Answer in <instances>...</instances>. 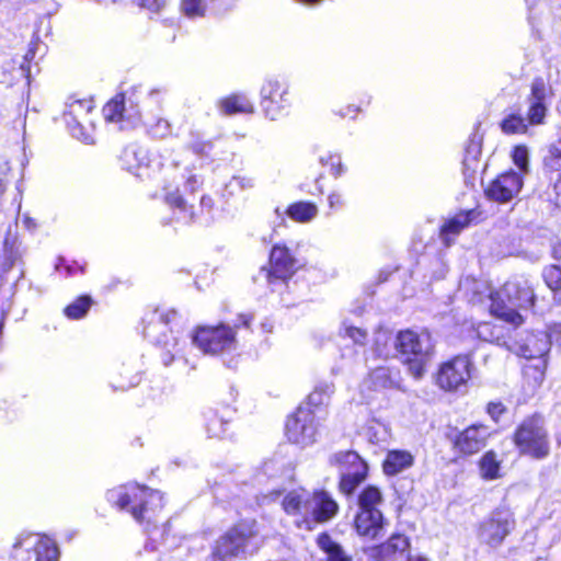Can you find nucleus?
<instances>
[{
  "label": "nucleus",
  "mask_w": 561,
  "mask_h": 561,
  "mask_svg": "<svg viewBox=\"0 0 561 561\" xmlns=\"http://www.w3.org/2000/svg\"><path fill=\"white\" fill-rule=\"evenodd\" d=\"M552 94V89L546 80L542 77H535L529 85L525 116L519 110L512 111L500 122L501 131L504 135H526L530 127L545 125Z\"/></svg>",
  "instance_id": "7ed1b4c3"
},
{
  "label": "nucleus",
  "mask_w": 561,
  "mask_h": 561,
  "mask_svg": "<svg viewBox=\"0 0 561 561\" xmlns=\"http://www.w3.org/2000/svg\"><path fill=\"white\" fill-rule=\"evenodd\" d=\"M398 370L393 371L390 367L378 366L367 373L363 385L365 389L370 392L392 389L398 386Z\"/></svg>",
  "instance_id": "393cba45"
},
{
  "label": "nucleus",
  "mask_w": 561,
  "mask_h": 561,
  "mask_svg": "<svg viewBox=\"0 0 561 561\" xmlns=\"http://www.w3.org/2000/svg\"><path fill=\"white\" fill-rule=\"evenodd\" d=\"M270 285L287 284L299 270L298 260L285 244H274L268 254L267 265L262 267Z\"/></svg>",
  "instance_id": "dca6fc26"
},
{
  "label": "nucleus",
  "mask_w": 561,
  "mask_h": 561,
  "mask_svg": "<svg viewBox=\"0 0 561 561\" xmlns=\"http://www.w3.org/2000/svg\"><path fill=\"white\" fill-rule=\"evenodd\" d=\"M511 440L519 455L543 460L551 455V443L541 414L525 416L514 428Z\"/></svg>",
  "instance_id": "423d86ee"
},
{
  "label": "nucleus",
  "mask_w": 561,
  "mask_h": 561,
  "mask_svg": "<svg viewBox=\"0 0 561 561\" xmlns=\"http://www.w3.org/2000/svg\"><path fill=\"white\" fill-rule=\"evenodd\" d=\"M193 341L205 354H219L231 348L236 343V331L227 324L198 327Z\"/></svg>",
  "instance_id": "2eb2a0df"
},
{
  "label": "nucleus",
  "mask_w": 561,
  "mask_h": 561,
  "mask_svg": "<svg viewBox=\"0 0 561 561\" xmlns=\"http://www.w3.org/2000/svg\"><path fill=\"white\" fill-rule=\"evenodd\" d=\"M552 193L553 197L549 198V202L552 203L557 208L561 207V172L558 174L557 179L552 183Z\"/></svg>",
  "instance_id": "09e8293b"
},
{
  "label": "nucleus",
  "mask_w": 561,
  "mask_h": 561,
  "mask_svg": "<svg viewBox=\"0 0 561 561\" xmlns=\"http://www.w3.org/2000/svg\"><path fill=\"white\" fill-rule=\"evenodd\" d=\"M405 561H430V559L426 558L425 556H421V554H415V556L409 554L407 557Z\"/></svg>",
  "instance_id": "6e6d98bb"
},
{
  "label": "nucleus",
  "mask_w": 561,
  "mask_h": 561,
  "mask_svg": "<svg viewBox=\"0 0 561 561\" xmlns=\"http://www.w3.org/2000/svg\"><path fill=\"white\" fill-rule=\"evenodd\" d=\"M102 114L107 123L137 124L141 119L138 103L133 99V94L127 95L123 92L116 93L103 105Z\"/></svg>",
  "instance_id": "a211bd4d"
},
{
  "label": "nucleus",
  "mask_w": 561,
  "mask_h": 561,
  "mask_svg": "<svg viewBox=\"0 0 561 561\" xmlns=\"http://www.w3.org/2000/svg\"><path fill=\"white\" fill-rule=\"evenodd\" d=\"M480 328L490 331V334L486 340H489L492 343L500 344L504 340V335L502 333H494L493 330L500 329L496 324H493L491 322H482L480 323Z\"/></svg>",
  "instance_id": "49530a36"
},
{
  "label": "nucleus",
  "mask_w": 561,
  "mask_h": 561,
  "mask_svg": "<svg viewBox=\"0 0 561 561\" xmlns=\"http://www.w3.org/2000/svg\"><path fill=\"white\" fill-rule=\"evenodd\" d=\"M35 561H57L59 551L56 542L47 537H41L33 547Z\"/></svg>",
  "instance_id": "f704fd0d"
},
{
  "label": "nucleus",
  "mask_w": 561,
  "mask_h": 561,
  "mask_svg": "<svg viewBox=\"0 0 561 561\" xmlns=\"http://www.w3.org/2000/svg\"><path fill=\"white\" fill-rule=\"evenodd\" d=\"M329 465L340 471L337 490L345 497L353 496L369 477L368 462L353 449L335 451L330 456Z\"/></svg>",
  "instance_id": "6e6552de"
},
{
  "label": "nucleus",
  "mask_w": 561,
  "mask_h": 561,
  "mask_svg": "<svg viewBox=\"0 0 561 561\" xmlns=\"http://www.w3.org/2000/svg\"><path fill=\"white\" fill-rule=\"evenodd\" d=\"M181 9L187 18L204 16L206 4L204 0H182Z\"/></svg>",
  "instance_id": "ea45409f"
},
{
  "label": "nucleus",
  "mask_w": 561,
  "mask_h": 561,
  "mask_svg": "<svg viewBox=\"0 0 561 561\" xmlns=\"http://www.w3.org/2000/svg\"><path fill=\"white\" fill-rule=\"evenodd\" d=\"M489 313L513 329L519 328L525 318L518 310H534L539 301L535 285L528 279H512L489 294Z\"/></svg>",
  "instance_id": "f03ea898"
},
{
  "label": "nucleus",
  "mask_w": 561,
  "mask_h": 561,
  "mask_svg": "<svg viewBox=\"0 0 561 561\" xmlns=\"http://www.w3.org/2000/svg\"><path fill=\"white\" fill-rule=\"evenodd\" d=\"M523 187V176L513 171H505L494 178L484 188L488 199L505 204L512 201Z\"/></svg>",
  "instance_id": "6ab92c4d"
},
{
  "label": "nucleus",
  "mask_w": 561,
  "mask_h": 561,
  "mask_svg": "<svg viewBox=\"0 0 561 561\" xmlns=\"http://www.w3.org/2000/svg\"><path fill=\"white\" fill-rule=\"evenodd\" d=\"M507 407L500 400L489 401L485 404V413L495 423H500L501 419L507 414Z\"/></svg>",
  "instance_id": "79ce46f5"
},
{
  "label": "nucleus",
  "mask_w": 561,
  "mask_h": 561,
  "mask_svg": "<svg viewBox=\"0 0 561 561\" xmlns=\"http://www.w3.org/2000/svg\"><path fill=\"white\" fill-rule=\"evenodd\" d=\"M280 506L294 518V526L304 531L332 522L341 511L339 501L325 488H314L306 495L291 490L284 495Z\"/></svg>",
  "instance_id": "f257e3e1"
},
{
  "label": "nucleus",
  "mask_w": 561,
  "mask_h": 561,
  "mask_svg": "<svg viewBox=\"0 0 561 561\" xmlns=\"http://www.w3.org/2000/svg\"><path fill=\"white\" fill-rule=\"evenodd\" d=\"M165 4V0H139V5L153 13H158Z\"/></svg>",
  "instance_id": "8fccbe9b"
},
{
  "label": "nucleus",
  "mask_w": 561,
  "mask_h": 561,
  "mask_svg": "<svg viewBox=\"0 0 561 561\" xmlns=\"http://www.w3.org/2000/svg\"><path fill=\"white\" fill-rule=\"evenodd\" d=\"M93 305L94 299L90 295L83 294L65 306L62 313L69 320H80L88 314Z\"/></svg>",
  "instance_id": "473e14b6"
},
{
  "label": "nucleus",
  "mask_w": 561,
  "mask_h": 561,
  "mask_svg": "<svg viewBox=\"0 0 561 561\" xmlns=\"http://www.w3.org/2000/svg\"><path fill=\"white\" fill-rule=\"evenodd\" d=\"M218 108L225 116H233L238 114H253L255 111L253 102L245 93L233 92L222 96L218 101Z\"/></svg>",
  "instance_id": "a878e982"
},
{
  "label": "nucleus",
  "mask_w": 561,
  "mask_h": 561,
  "mask_svg": "<svg viewBox=\"0 0 561 561\" xmlns=\"http://www.w3.org/2000/svg\"><path fill=\"white\" fill-rule=\"evenodd\" d=\"M401 363L414 379H421L435 353V345L424 343L420 333L412 329L399 330L393 342Z\"/></svg>",
  "instance_id": "0eeeda50"
},
{
  "label": "nucleus",
  "mask_w": 561,
  "mask_h": 561,
  "mask_svg": "<svg viewBox=\"0 0 561 561\" xmlns=\"http://www.w3.org/2000/svg\"><path fill=\"white\" fill-rule=\"evenodd\" d=\"M480 156L481 145L474 138H470L466 145L462 160V173L466 179H474L480 163Z\"/></svg>",
  "instance_id": "7c9ffc66"
},
{
  "label": "nucleus",
  "mask_w": 561,
  "mask_h": 561,
  "mask_svg": "<svg viewBox=\"0 0 561 561\" xmlns=\"http://www.w3.org/2000/svg\"><path fill=\"white\" fill-rule=\"evenodd\" d=\"M203 185V180L196 175L192 174L186 178L184 186L185 190L191 194L194 195Z\"/></svg>",
  "instance_id": "de8ad7c7"
},
{
  "label": "nucleus",
  "mask_w": 561,
  "mask_h": 561,
  "mask_svg": "<svg viewBox=\"0 0 561 561\" xmlns=\"http://www.w3.org/2000/svg\"><path fill=\"white\" fill-rule=\"evenodd\" d=\"M483 220V213L478 207L468 210H460L455 216L445 220L439 227V237L444 244L449 247L451 238L458 236L462 230Z\"/></svg>",
  "instance_id": "4be33fe9"
},
{
  "label": "nucleus",
  "mask_w": 561,
  "mask_h": 561,
  "mask_svg": "<svg viewBox=\"0 0 561 561\" xmlns=\"http://www.w3.org/2000/svg\"><path fill=\"white\" fill-rule=\"evenodd\" d=\"M414 463V456L404 449H391L382 460V472L387 477H393L409 469Z\"/></svg>",
  "instance_id": "cd10ccee"
},
{
  "label": "nucleus",
  "mask_w": 561,
  "mask_h": 561,
  "mask_svg": "<svg viewBox=\"0 0 561 561\" xmlns=\"http://www.w3.org/2000/svg\"><path fill=\"white\" fill-rule=\"evenodd\" d=\"M201 210L211 211L215 207V201L210 195H203L199 199Z\"/></svg>",
  "instance_id": "603ef678"
},
{
  "label": "nucleus",
  "mask_w": 561,
  "mask_h": 561,
  "mask_svg": "<svg viewBox=\"0 0 561 561\" xmlns=\"http://www.w3.org/2000/svg\"><path fill=\"white\" fill-rule=\"evenodd\" d=\"M515 527L514 513L508 507H496L478 525V535L490 547H499Z\"/></svg>",
  "instance_id": "4468645a"
},
{
  "label": "nucleus",
  "mask_w": 561,
  "mask_h": 561,
  "mask_svg": "<svg viewBox=\"0 0 561 561\" xmlns=\"http://www.w3.org/2000/svg\"><path fill=\"white\" fill-rule=\"evenodd\" d=\"M474 371L472 354L458 353L438 364L434 383L444 392H459L471 383Z\"/></svg>",
  "instance_id": "1a4fd4ad"
},
{
  "label": "nucleus",
  "mask_w": 561,
  "mask_h": 561,
  "mask_svg": "<svg viewBox=\"0 0 561 561\" xmlns=\"http://www.w3.org/2000/svg\"><path fill=\"white\" fill-rule=\"evenodd\" d=\"M492 432L482 423H472L462 430H455L447 434L450 449L455 454L453 462L467 459L480 453L490 440Z\"/></svg>",
  "instance_id": "9b49d317"
},
{
  "label": "nucleus",
  "mask_w": 561,
  "mask_h": 561,
  "mask_svg": "<svg viewBox=\"0 0 561 561\" xmlns=\"http://www.w3.org/2000/svg\"><path fill=\"white\" fill-rule=\"evenodd\" d=\"M5 188H4V185L2 183V181L0 180V197L3 195Z\"/></svg>",
  "instance_id": "bf43d9fd"
},
{
  "label": "nucleus",
  "mask_w": 561,
  "mask_h": 561,
  "mask_svg": "<svg viewBox=\"0 0 561 561\" xmlns=\"http://www.w3.org/2000/svg\"><path fill=\"white\" fill-rule=\"evenodd\" d=\"M233 411L229 407L209 409L204 413V427L209 438L225 439L230 436Z\"/></svg>",
  "instance_id": "b1692460"
},
{
  "label": "nucleus",
  "mask_w": 561,
  "mask_h": 561,
  "mask_svg": "<svg viewBox=\"0 0 561 561\" xmlns=\"http://www.w3.org/2000/svg\"><path fill=\"white\" fill-rule=\"evenodd\" d=\"M370 101V96L362 95L357 101L341 106L337 113L342 117L355 118L359 112L369 106Z\"/></svg>",
  "instance_id": "58836bf2"
},
{
  "label": "nucleus",
  "mask_w": 561,
  "mask_h": 561,
  "mask_svg": "<svg viewBox=\"0 0 561 561\" xmlns=\"http://www.w3.org/2000/svg\"><path fill=\"white\" fill-rule=\"evenodd\" d=\"M512 159L520 170H526L528 165V150L526 146H515L512 150Z\"/></svg>",
  "instance_id": "c03bdc74"
},
{
  "label": "nucleus",
  "mask_w": 561,
  "mask_h": 561,
  "mask_svg": "<svg viewBox=\"0 0 561 561\" xmlns=\"http://www.w3.org/2000/svg\"><path fill=\"white\" fill-rule=\"evenodd\" d=\"M119 378L121 379L114 385V388L125 391L138 386L142 381V373L134 371L131 368L127 367L119 373Z\"/></svg>",
  "instance_id": "e433bc0d"
},
{
  "label": "nucleus",
  "mask_w": 561,
  "mask_h": 561,
  "mask_svg": "<svg viewBox=\"0 0 561 561\" xmlns=\"http://www.w3.org/2000/svg\"><path fill=\"white\" fill-rule=\"evenodd\" d=\"M285 436L291 444L300 447L311 446L319 434V416L310 400L299 404L287 415Z\"/></svg>",
  "instance_id": "9d476101"
},
{
  "label": "nucleus",
  "mask_w": 561,
  "mask_h": 561,
  "mask_svg": "<svg viewBox=\"0 0 561 561\" xmlns=\"http://www.w3.org/2000/svg\"><path fill=\"white\" fill-rule=\"evenodd\" d=\"M316 545L327 554V558L320 561H353L352 556L347 554L343 547L333 540L328 531L318 534Z\"/></svg>",
  "instance_id": "c85d7f7f"
},
{
  "label": "nucleus",
  "mask_w": 561,
  "mask_h": 561,
  "mask_svg": "<svg viewBox=\"0 0 561 561\" xmlns=\"http://www.w3.org/2000/svg\"><path fill=\"white\" fill-rule=\"evenodd\" d=\"M93 108V105L88 100H75L68 105V110L64 112V118L68 121L71 118L76 124H79L77 118L78 116H83L89 114Z\"/></svg>",
  "instance_id": "4c0bfd02"
},
{
  "label": "nucleus",
  "mask_w": 561,
  "mask_h": 561,
  "mask_svg": "<svg viewBox=\"0 0 561 561\" xmlns=\"http://www.w3.org/2000/svg\"><path fill=\"white\" fill-rule=\"evenodd\" d=\"M556 443L559 447H561V432L556 434Z\"/></svg>",
  "instance_id": "13d9d810"
},
{
  "label": "nucleus",
  "mask_w": 561,
  "mask_h": 561,
  "mask_svg": "<svg viewBox=\"0 0 561 561\" xmlns=\"http://www.w3.org/2000/svg\"><path fill=\"white\" fill-rule=\"evenodd\" d=\"M148 489V485L138 482L123 484L113 491V505L117 510L128 513L134 518V512L139 510Z\"/></svg>",
  "instance_id": "5701e85b"
},
{
  "label": "nucleus",
  "mask_w": 561,
  "mask_h": 561,
  "mask_svg": "<svg viewBox=\"0 0 561 561\" xmlns=\"http://www.w3.org/2000/svg\"><path fill=\"white\" fill-rule=\"evenodd\" d=\"M480 478L484 481L497 480L502 477V460L494 449H489L479 458L477 462Z\"/></svg>",
  "instance_id": "c756f323"
},
{
  "label": "nucleus",
  "mask_w": 561,
  "mask_h": 561,
  "mask_svg": "<svg viewBox=\"0 0 561 561\" xmlns=\"http://www.w3.org/2000/svg\"><path fill=\"white\" fill-rule=\"evenodd\" d=\"M411 548L410 538L403 533H393L386 540L367 548L369 561H393Z\"/></svg>",
  "instance_id": "aec40b11"
},
{
  "label": "nucleus",
  "mask_w": 561,
  "mask_h": 561,
  "mask_svg": "<svg viewBox=\"0 0 561 561\" xmlns=\"http://www.w3.org/2000/svg\"><path fill=\"white\" fill-rule=\"evenodd\" d=\"M260 534L254 518H240L224 530L211 543V561H234L245 558L248 548Z\"/></svg>",
  "instance_id": "39448f33"
},
{
  "label": "nucleus",
  "mask_w": 561,
  "mask_h": 561,
  "mask_svg": "<svg viewBox=\"0 0 561 561\" xmlns=\"http://www.w3.org/2000/svg\"><path fill=\"white\" fill-rule=\"evenodd\" d=\"M238 320L241 325L250 328L251 322L253 321V316L251 313H240L238 316Z\"/></svg>",
  "instance_id": "864d4df0"
},
{
  "label": "nucleus",
  "mask_w": 561,
  "mask_h": 561,
  "mask_svg": "<svg viewBox=\"0 0 561 561\" xmlns=\"http://www.w3.org/2000/svg\"><path fill=\"white\" fill-rule=\"evenodd\" d=\"M36 47L35 45H31L27 49L26 54L24 55V61L27 62V65L33 60L35 56Z\"/></svg>",
  "instance_id": "5fc2aeb1"
},
{
  "label": "nucleus",
  "mask_w": 561,
  "mask_h": 561,
  "mask_svg": "<svg viewBox=\"0 0 561 561\" xmlns=\"http://www.w3.org/2000/svg\"><path fill=\"white\" fill-rule=\"evenodd\" d=\"M345 336L350 337L355 344L364 346L368 342V331L355 325H345Z\"/></svg>",
  "instance_id": "37998d69"
},
{
  "label": "nucleus",
  "mask_w": 561,
  "mask_h": 561,
  "mask_svg": "<svg viewBox=\"0 0 561 561\" xmlns=\"http://www.w3.org/2000/svg\"><path fill=\"white\" fill-rule=\"evenodd\" d=\"M170 526H171L170 522H167V523L164 524V527H170Z\"/></svg>",
  "instance_id": "052dcab7"
},
{
  "label": "nucleus",
  "mask_w": 561,
  "mask_h": 561,
  "mask_svg": "<svg viewBox=\"0 0 561 561\" xmlns=\"http://www.w3.org/2000/svg\"><path fill=\"white\" fill-rule=\"evenodd\" d=\"M261 106L266 117L278 121L289 114L291 100L289 85L278 79H267L261 87Z\"/></svg>",
  "instance_id": "ddd939ff"
},
{
  "label": "nucleus",
  "mask_w": 561,
  "mask_h": 561,
  "mask_svg": "<svg viewBox=\"0 0 561 561\" xmlns=\"http://www.w3.org/2000/svg\"><path fill=\"white\" fill-rule=\"evenodd\" d=\"M520 355L526 358L523 366V380L531 389L541 386L548 365L546 343L531 336L520 346Z\"/></svg>",
  "instance_id": "f8f14e48"
},
{
  "label": "nucleus",
  "mask_w": 561,
  "mask_h": 561,
  "mask_svg": "<svg viewBox=\"0 0 561 561\" xmlns=\"http://www.w3.org/2000/svg\"><path fill=\"white\" fill-rule=\"evenodd\" d=\"M213 149L210 140H195L190 144V150L201 157L208 156Z\"/></svg>",
  "instance_id": "a18cd8bd"
},
{
  "label": "nucleus",
  "mask_w": 561,
  "mask_h": 561,
  "mask_svg": "<svg viewBox=\"0 0 561 561\" xmlns=\"http://www.w3.org/2000/svg\"><path fill=\"white\" fill-rule=\"evenodd\" d=\"M542 167L549 173L561 171V140L549 145L547 153L542 159Z\"/></svg>",
  "instance_id": "c9c22d12"
},
{
  "label": "nucleus",
  "mask_w": 561,
  "mask_h": 561,
  "mask_svg": "<svg viewBox=\"0 0 561 561\" xmlns=\"http://www.w3.org/2000/svg\"><path fill=\"white\" fill-rule=\"evenodd\" d=\"M165 205L174 213L179 214L186 222H193L198 218L195 205L179 188L164 195Z\"/></svg>",
  "instance_id": "bb28decb"
},
{
  "label": "nucleus",
  "mask_w": 561,
  "mask_h": 561,
  "mask_svg": "<svg viewBox=\"0 0 561 561\" xmlns=\"http://www.w3.org/2000/svg\"><path fill=\"white\" fill-rule=\"evenodd\" d=\"M318 214V207L312 202L299 201L291 203L286 208V215L296 222H309Z\"/></svg>",
  "instance_id": "2f4dec72"
},
{
  "label": "nucleus",
  "mask_w": 561,
  "mask_h": 561,
  "mask_svg": "<svg viewBox=\"0 0 561 561\" xmlns=\"http://www.w3.org/2000/svg\"><path fill=\"white\" fill-rule=\"evenodd\" d=\"M320 163L323 167H328L335 178L341 176L346 171V168L342 163V159L337 153H329L324 157H321Z\"/></svg>",
  "instance_id": "a19ab883"
},
{
  "label": "nucleus",
  "mask_w": 561,
  "mask_h": 561,
  "mask_svg": "<svg viewBox=\"0 0 561 561\" xmlns=\"http://www.w3.org/2000/svg\"><path fill=\"white\" fill-rule=\"evenodd\" d=\"M382 503V491L375 484H367L358 492L357 511L352 522L358 537L376 540L383 535L388 522L380 510Z\"/></svg>",
  "instance_id": "20e7f679"
},
{
  "label": "nucleus",
  "mask_w": 561,
  "mask_h": 561,
  "mask_svg": "<svg viewBox=\"0 0 561 561\" xmlns=\"http://www.w3.org/2000/svg\"><path fill=\"white\" fill-rule=\"evenodd\" d=\"M328 199L329 206L332 209L341 208L344 205V197L340 192L330 193Z\"/></svg>",
  "instance_id": "3c124183"
},
{
  "label": "nucleus",
  "mask_w": 561,
  "mask_h": 561,
  "mask_svg": "<svg viewBox=\"0 0 561 561\" xmlns=\"http://www.w3.org/2000/svg\"><path fill=\"white\" fill-rule=\"evenodd\" d=\"M545 285L551 290L556 304L561 305V266L558 264L546 265L541 271Z\"/></svg>",
  "instance_id": "72a5a7b5"
},
{
  "label": "nucleus",
  "mask_w": 561,
  "mask_h": 561,
  "mask_svg": "<svg viewBox=\"0 0 561 561\" xmlns=\"http://www.w3.org/2000/svg\"><path fill=\"white\" fill-rule=\"evenodd\" d=\"M298 1L301 2V3H305V4L313 5V4L320 3L322 0H298Z\"/></svg>",
  "instance_id": "4d7b16f0"
},
{
  "label": "nucleus",
  "mask_w": 561,
  "mask_h": 561,
  "mask_svg": "<svg viewBox=\"0 0 561 561\" xmlns=\"http://www.w3.org/2000/svg\"><path fill=\"white\" fill-rule=\"evenodd\" d=\"M20 546H21V542H15L14 543V548L20 547Z\"/></svg>",
  "instance_id": "680f3d73"
},
{
  "label": "nucleus",
  "mask_w": 561,
  "mask_h": 561,
  "mask_svg": "<svg viewBox=\"0 0 561 561\" xmlns=\"http://www.w3.org/2000/svg\"><path fill=\"white\" fill-rule=\"evenodd\" d=\"M165 505L167 500L164 493L149 486L139 510L134 512V520L144 531L152 533L158 528L164 515Z\"/></svg>",
  "instance_id": "f3484780"
},
{
  "label": "nucleus",
  "mask_w": 561,
  "mask_h": 561,
  "mask_svg": "<svg viewBox=\"0 0 561 561\" xmlns=\"http://www.w3.org/2000/svg\"><path fill=\"white\" fill-rule=\"evenodd\" d=\"M178 313L173 309H154L144 319V334L156 343L165 342L169 334L172 333V324L175 322Z\"/></svg>",
  "instance_id": "412c9836"
}]
</instances>
